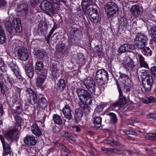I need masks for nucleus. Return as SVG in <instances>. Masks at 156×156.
I'll return each instance as SVG.
<instances>
[{
    "label": "nucleus",
    "mask_w": 156,
    "mask_h": 156,
    "mask_svg": "<svg viewBox=\"0 0 156 156\" xmlns=\"http://www.w3.org/2000/svg\"><path fill=\"white\" fill-rule=\"evenodd\" d=\"M144 76L145 77L142 79V86L144 89L143 92L147 94L151 92L153 83V76L148 72H144Z\"/></svg>",
    "instance_id": "f257e3e1"
},
{
    "label": "nucleus",
    "mask_w": 156,
    "mask_h": 156,
    "mask_svg": "<svg viewBox=\"0 0 156 156\" xmlns=\"http://www.w3.org/2000/svg\"><path fill=\"white\" fill-rule=\"evenodd\" d=\"M76 92L81 103L92 104L93 98L90 92L81 88H77Z\"/></svg>",
    "instance_id": "f03ea898"
},
{
    "label": "nucleus",
    "mask_w": 156,
    "mask_h": 156,
    "mask_svg": "<svg viewBox=\"0 0 156 156\" xmlns=\"http://www.w3.org/2000/svg\"><path fill=\"white\" fill-rule=\"evenodd\" d=\"M104 8L108 18L115 17L118 15L119 9L115 2H108L105 5Z\"/></svg>",
    "instance_id": "7ed1b4c3"
},
{
    "label": "nucleus",
    "mask_w": 156,
    "mask_h": 156,
    "mask_svg": "<svg viewBox=\"0 0 156 156\" xmlns=\"http://www.w3.org/2000/svg\"><path fill=\"white\" fill-rule=\"evenodd\" d=\"M108 74L104 69L98 70L96 73L95 79L99 86H102L106 83L108 80Z\"/></svg>",
    "instance_id": "20e7f679"
},
{
    "label": "nucleus",
    "mask_w": 156,
    "mask_h": 156,
    "mask_svg": "<svg viewBox=\"0 0 156 156\" xmlns=\"http://www.w3.org/2000/svg\"><path fill=\"white\" fill-rule=\"evenodd\" d=\"M42 10L45 11L48 14L51 15L55 14V10L58 9V6L54 5L51 2L47 1L44 0L41 3L40 5Z\"/></svg>",
    "instance_id": "39448f33"
},
{
    "label": "nucleus",
    "mask_w": 156,
    "mask_h": 156,
    "mask_svg": "<svg viewBox=\"0 0 156 156\" xmlns=\"http://www.w3.org/2000/svg\"><path fill=\"white\" fill-rule=\"evenodd\" d=\"M135 44L139 49H141L147 45L148 41V37L144 33H138L134 39Z\"/></svg>",
    "instance_id": "423d86ee"
},
{
    "label": "nucleus",
    "mask_w": 156,
    "mask_h": 156,
    "mask_svg": "<svg viewBox=\"0 0 156 156\" xmlns=\"http://www.w3.org/2000/svg\"><path fill=\"white\" fill-rule=\"evenodd\" d=\"M86 12L93 25L96 26L99 22V14L98 9L91 7L87 9Z\"/></svg>",
    "instance_id": "0eeeda50"
},
{
    "label": "nucleus",
    "mask_w": 156,
    "mask_h": 156,
    "mask_svg": "<svg viewBox=\"0 0 156 156\" xmlns=\"http://www.w3.org/2000/svg\"><path fill=\"white\" fill-rule=\"evenodd\" d=\"M83 83L86 88L91 93L98 95V94L96 93L95 91L96 84L93 78L90 76L87 77L84 79Z\"/></svg>",
    "instance_id": "6e6552de"
},
{
    "label": "nucleus",
    "mask_w": 156,
    "mask_h": 156,
    "mask_svg": "<svg viewBox=\"0 0 156 156\" xmlns=\"http://www.w3.org/2000/svg\"><path fill=\"white\" fill-rule=\"evenodd\" d=\"M58 77H54L52 79V80L55 82L54 88L59 92L66 91L67 85L66 80L60 78L56 82Z\"/></svg>",
    "instance_id": "1a4fd4ad"
},
{
    "label": "nucleus",
    "mask_w": 156,
    "mask_h": 156,
    "mask_svg": "<svg viewBox=\"0 0 156 156\" xmlns=\"http://www.w3.org/2000/svg\"><path fill=\"white\" fill-rule=\"evenodd\" d=\"M25 92L29 103L34 105L37 102L38 97H37V94L32 89L27 88L25 90Z\"/></svg>",
    "instance_id": "9d476101"
},
{
    "label": "nucleus",
    "mask_w": 156,
    "mask_h": 156,
    "mask_svg": "<svg viewBox=\"0 0 156 156\" xmlns=\"http://www.w3.org/2000/svg\"><path fill=\"white\" fill-rule=\"evenodd\" d=\"M34 69L35 73L37 74H47L48 70L44 68V66L43 62L37 61L35 63Z\"/></svg>",
    "instance_id": "9b49d317"
},
{
    "label": "nucleus",
    "mask_w": 156,
    "mask_h": 156,
    "mask_svg": "<svg viewBox=\"0 0 156 156\" xmlns=\"http://www.w3.org/2000/svg\"><path fill=\"white\" fill-rule=\"evenodd\" d=\"M24 69L26 73L29 78L31 79L34 76V70L33 65V62L28 61L25 64Z\"/></svg>",
    "instance_id": "f8f14e48"
},
{
    "label": "nucleus",
    "mask_w": 156,
    "mask_h": 156,
    "mask_svg": "<svg viewBox=\"0 0 156 156\" xmlns=\"http://www.w3.org/2000/svg\"><path fill=\"white\" fill-rule=\"evenodd\" d=\"M48 101L44 96H38L37 102L36 103L37 108L39 110H44L47 108Z\"/></svg>",
    "instance_id": "ddd939ff"
},
{
    "label": "nucleus",
    "mask_w": 156,
    "mask_h": 156,
    "mask_svg": "<svg viewBox=\"0 0 156 156\" xmlns=\"http://www.w3.org/2000/svg\"><path fill=\"white\" fill-rule=\"evenodd\" d=\"M71 47L70 45H69V43L67 41L64 43L60 45L57 48L58 50L61 53L63 57L67 56L68 53L69 51V49Z\"/></svg>",
    "instance_id": "4468645a"
},
{
    "label": "nucleus",
    "mask_w": 156,
    "mask_h": 156,
    "mask_svg": "<svg viewBox=\"0 0 156 156\" xmlns=\"http://www.w3.org/2000/svg\"><path fill=\"white\" fill-rule=\"evenodd\" d=\"M17 54L19 58L21 60L26 61L29 58V53L27 50L24 49L23 47H20L17 49Z\"/></svg>",
    "instance_id": "2eb2a0df"
},
{
    "label": "nucleus",
    "mask_w": 156,
    "mask_h": 156,
    "mask_svg": "<svg viewBox=\"0 0 156 156\" xmlns=\"http://www.w3.org/2000/svg\"><path fill=\"white\" fill-rule=\"evenodd\" d=\"M24 143L28 147H32L37 143V138L33 135H27L24 138Z\"/></svg>",
    "instance_id": "dca6fc26"
},
{
    "label": "nucleus",
    "mask_w": 156,
    "mask_h": 156,
    "mask_svg": "<svg viewBox=\"0 0 156 156\" xmlns=\"http://www.w3.org/2000/svg\"><path fill=\"white\" fill-rule=\"evenodd\" d=\"M53 143L55 145L59 148L61 151L66 153L65 154H71V150L64 144L61 142L60 139L56 140L54 141Z\"/></svg>",
    "instance_id": "f3484780"
},
{
    "label": "nucleus",
    "mask_w": 156,
    "mask_h": 156,
    "mask_svg": "<svg viewBox=\"0 0 156 156\" xmlns=\"http://www.w3.org/2000/svg\"><path fill=\"white\" fill-rule=\"evenodd\" d=\"M83 116V110L80 108H76L74 111L73 118H72L73 121L74 123L78 124L81 120Z\"/></svg>",
    "instance_id": "a211bd4d"
},
{
    "label": "nucleus",
    "mask_w": 156,
    "mask_h": 156,
    "mask_svg": "<svg viewBox=\"0 0 156 156\" xmlns=\"http://www.w3.org/2000/svg\"><path fill=\"white\" fill-rule=\"evenodd\" d=\"M135 49V46L133 44L125 43L121 45L119 49V53H122L126 52H132Z\"/></svg>",
    "instance_id": "6ab92c4d"
},
{
    "label": "nucleus",
    "mask_w": 156,
    "mask_h": 156,
    "mask_svg": "<svg viewBox=\"0 0 156 156\" xmlns=\"http://www.w3.org/2000/svg\"><path fill=\"white\" fill-rule=\"evenodd\" d=\"M20 131L18 130L17 129H16L12 127V128L9 129L4 134V137L6 139L12 141L15 139L16 136L14 135V133Z\"/></svg>",
    "instance_id": "aec40b11"
},
{
    "label": "nucleus",
    "mask_w": 156,
    "mask_h": 156,
    "mask_svg": "<svg viewBox=\"0 0 156 156\" xmlns=\"http://www.w3.org/2000/svg\"><path fill=\"white\" fill-rule=\"evenodd\" d=\"M117 87L119 94V101H118L119 104V107L122 108L126 103V97L125 95L123 94L121 87L119 85L118 82H117Z\"/></svg>",
    "instance_id": "412c9836"
},
{
    "label": "nucleus",
    "mask_w": 156,
    "mask_h": 156,
    "mask_svg": "<svg viewBox=\"0 0 156 156\" xmlns=\"http://www.w3.org/2000/svg\"><path fill=\"white\" fill-rule=\"evenodd\" d=\"M134 62L129 56H126L125 62L123 64V67L126 70L131 71L135 66Z\"/></svg>",
    "instance_id": "4be33fe9"
},
{
    "label": "nucleus",
    "mask_w": 156,
    "mask_h": 156,
    "mask_svg": "<svg viewBox=\"0 0 156 156\" xmlns=\"http://www.w3.org/2000/svg\"><path fill=\"white\" fill-rule=\"evenodd\" d=\"M147 25L149 34L154 41L156 43V26L151 23H147Z\"/></svg>",
    "instance_id": "5701e85b"
},
{
    "label": "nucleus",
    "mask_w": 156,
    "mask_h": 156,
    "mask_svg": "<svg viewBox=\"0 0 156 156\" xmlns=\"http://www.w3.org/2000/svg\"><path fill=\"white\" fill-rule=\"evenodd\" d=\"M129 20L128 18L124 17H120L118 19L119 27L122 30L125 31L129 27Z\"/></svg>",
    "instance_id": "b1692460"
},
{
    "label": "nucleus",
    "mask_w": 156,
    "mask_h": 156,
    "mask_svg": "<svg viewBox=\"0 0 156 156\" xmlns=\"http://www.w3.org/2000/svg\"><path fill=\"white\" fill-rule=\"evenodd\" d=\"M117 82L120 86L121 87V89L122 91H124V93L126 94L127 95V97L128 99H129V94H130V92L132 88V85L129 82H127L126 83H124L121 84V83L119 84L118 81L116 80V83L117 85Z\"/></svg>",
    "instance_id": "393cba45"
},
{
    "label": "nucleus",
    "mask_w": 156,
    "mask_h": 156,
    "mask_svg": "<svg viewBox=\"0 0 156 156\" xmlns=\"http://www.w3.org/2000/svg\"><path fill=\"white\" fill-rule=\"evenodd\" d=\"M62 112L65 118L68 120H70L72 118V110L70 106L66 104L62 110Z\"/></svg>",
    "instance_id": "a878e982"
},
{
    "label": "nucleus",
    "mask_w": 156,
    "mask_h": 156,
    "mask_svg": "<svg viewBox=\"0 0 156 156\" xmlns=\"http://www.w3.org/2000/svg\"><path fill=\"white\" fill-rule=\"evenodd\" d=\"M13 19L12 21L8 20L5 22V26L7 31L10 34H12L14 30L15 22H13Z\"/></svg>",
    "instance_id": "bb28decb"
},
{
    "label": "nucleus",
    "mask_w": 156,
    "mask_h": 156,
    "mask_svg": "<svg viewBox=\"0 0 156 156\" xmlns=\"http://www.w3.org/2000/svg\"><path fill=\"white\" fill-rule=\"evenodd\" d=\"M38 77L36 80V86L39 87H42L43 84L45 81L47 74H37Z\"/></svg>",
    "instance_id": "cd10ccee"
},
{
    "label": "nucleus",
    "mask_w": 156,
    "mask_h": 156,
    "mask_svg": "<svg viewBox=\"0 0 156 156\" xmlns=\"http://www.w3.org/2000/svg\"><path fill=\"white\" fill-rule=\"evenodd\" d=\"M8 66L10 67L13 73L14 74L16 77L17 76L21 73L20 70L17 66L15 63L12 62L8 64Z\"/></svg>",
    "instance_id": "c85d7f7f"
},
{
    "label": "nucleus",
    "mask_w": 156,
    "mask_h": 156,
    "mask_svg": "<svg viewBox=\"0 0 156 156\" xmlns=\"http://www.w3.org/2000/svg\"><path fill=\"white\" fill-rule=\"evenodd\" d=\"M13 22H15V26H14V30L18 34L20 33L22 30L21 21L20 19L18 18H14Z\"/></svg>",
    "instance_id": "c756f323"
},
{
    "label": "nucleus",
    "mask_w": 156,
    "mask_h": 156,
    "mask_svg": "<svg viewBox=\"0 0 156 156\" xmlns=\"http://www.w3.org/2000/svg\"><path fill=\"white\" fill-rule=\"evenodd\" d=\"M31 129L32 133L36 136H39L41 135V130L36 123H34L33 124Z\"/></svg>",
    "instance_id": "7c9ffc66"
},
{
    "label": "nucleus",
    "mask_w": 156,
    "mask_h": 156,
    "mask_svg": "<svg viewBox=\"0 0 156 156\" xmlns=\"http://www.w3.org/2000/svg\"><path fill=\"white\" fill-rule=\"evenodd\" d=\"M131 12L132 14L135 16L140 17L141 13L140 9V8L137 5H133L131 9Z\"/></svg>",
    "instance_id": "2f4dec72"
},
{
    "label": "nucleus",
    "mask_w": 156,
    "mask_h": 156,
    "mask_svg": "<svg viewBox=\"0 0 156 156\" xmlns=\"http://www.w3.org/2000/svg\"><path fill=\"white\" fill-rule=\"evenodd\" d=\"M119 78L121 84L123 83H126V82L130 81V79L128 76L125 74L122 73L121 72H119Z\"/></svg>",
    "instance_id": "473e14b6"
},
{
    "label": "nucleus",
    "mask_w": 156,
    "mask_h": 156,
    "mask_svg": "<svg viewBox=\"0 0 156 156\" xmlns=\"http://www.w3.org/2000/svg\"><path fill=\"white\" fill-rule=\"evenodd\" d=\"M94 127L100 128L101 126L102 118L100 116H95L92 119Z\"/></svg>",
    "instance_id": "72a5a7b5"
},
{
    "label": "nucleus",
    "mask_w": 156,
    "mask_h": 156,
    "mask_svg": "<svg viewBox=\"0 0 156 156\" xmlns=\"http://www.w3.org/2000/svg\"><path fill=\"white\" fill-rule=\"evenodd\" d=\"M109 105L108 102H101L97 105L94 110V112L98 113L102 112L105 108Z\"/></svg>",
    "instance_id": "f704fd0d"
},
{
    "label": "nucleus",
    "mask_w": 156,
    "mask_h": 156,
    "mask_svg": "<svg viewBox=\"0 0 156 156\" xmlns=\"http://www.w3.org/2000/svg\"><path fill=\"white\" fill-rule=\"evenodd\" d=\"M2 74L0 73V87L2 94H4L6 93L9 88L5 85L3 80L2 79Z\"/></svg>",
    "instance_id": "c9c22d12"
},
{
    "label": "nucleus",
    "mask_w": 156,
    "mask_h": 156,
    "mask_svg": "<svg viewBox=\"0 0 156 156\" xmlns=\"http://www.w3.org/2000/svg\"><path fill=\"white\" fill-rule=\"evenodd\" d=\"M110 117L109 122L113 125H115L118 122V119L116 115L113 112H109L107 114Z\"/></svg>",
    "instance_id": "e433bc0d"
},
{
    "label": "nucleus",
    "mask_w": 156,
    "mask_h": 156,
    "mask_svg": "<svg viewBox=\"0 0 156 156\" xmlns=\"http://www.w3.org/2000/svg\"><path fill=\"white\" fill-rule=\"evenodd\" d=\"M52 118L55 124L59 126L62 124L63 120L60 115L57 114H54L53 115Z\"/></svg>",
    "instance_id": "4c0bfd02"
},
{
    "label": "nucleus",
    "mask_w": 156,
    "mask_h": 156,
    "mask_svg": "<svg viewBox=\"0 0 156 156\" xmlns=\"http://www.w3.org/2000/svg\"><path fill=\"white\" fill-rule=\"evenodd\" d=\"M81 34V31L79 29L72 28L70 30V37H78Z\"/></svg>",
    "instance_id": "58836bf2"
},
{
    "label": "nucleus",
    "mask_w": 156,
    "mask_h": 156,
    "mask_svg": "<svg viewBox=\"0 0 156 156\" xmlns=\"http://www.w3.org/2000/svg\"><path fill=\"white\" fill-rule=\"evenodd\" d=\"M34 55L37 59H43L45 54V51L43 49L35 50L34 51Z\"/></svg>",
    "instance_id": "ea45409f"
},
{
    "label": "nucleus",
    "mask_w": 156,
    "mask_h": 156,
    "mask_svg": "<svg viewBox=\"0 0 156 156\" xmlns=\"http://www.w3.org/2000/svg\"><path fill=\"white\" fill-rule=\"evenodd\" d=\"M91 104L89 103H82L80 104V106L81 108L83 110V112L88 114L90 112L91 108L89 106V105Z\"/></svg>",
    "instance_id": "a19ab883"
},
{
    "label": "nucleus",
    "mask_w": 156,
    "mask_h": 156,
    "mask_svg": "<svg viewBox=\"0 0 156 156\" xmlns=\"http://www.w3.org/2000/svg\"><path fill=\"white\" fill-rule=\"evenodd\" d=\"M14 119L16 120V125L13 127L16 128V129H17L18 130L20 131L21 129L22 122L23 120L19 116L15 118Z\"/></svg>",
    "instance_id": "79ce46f5"
},
{
    "label": "nucleus",
    "mask_w": 156,
    "mask_h": 156,
    "mask_svg": "<svg viewBox=\"0 0 156 156\" xmlns=\"http://www.w3.org/2000/svg\"><path fill=\"white\" fill-rule=\"evenodd\" d=\"M19 9L21 13L25 15L27 13L29 10L28 5L24 3L20 4Z\"/></svg>",
    "instance_id": "37998d69"
},
{
    "label": "nucleus",
    "mask_w": 156,
    "mask_h": 156,
    "mask_svg": "<svg viewBox=\"0 0 156 156\" xmlns=\"http://www.w3.org/2000/svg\"><path fill=\"white\" fill-rule=\"evenodd\" d=\"M141 49L142 53L145 56H151L152 55V51L149 47L144 46Z\"/></svg>",
    "instance_id": "c03bdc74"
},
{
    "label": "nucleus",
    "mask_w": 156,
    "mask_h": 156,
    "mask_svg": "<svg viewBox=\"0 0 156 156\" xmlns=\"http://www.w3.org/2000/svg\"><path fill=\"white\" fill-rule=\"evenodd\" d=\"M3 151L5 155H7L11 153L10 145L6 142L2 144Z\"/></svg>",
    "instance_id": "a18cd8bd"
},
{
    "label": "nucleus",
    "mask_w": 156,
    "mask_h": 156,
    "mask_svg": "<svg viewBox=\"0 0 156 156\" xmlns=\"http://www.w3.org/2000/svg\"><path fill=\"white\" fill-rule=\"evenodd\" d=\"M12 106L15 107V109L18 112H19L20 113L22 114L23 111V106L20 102H18L17 101H15Z\"/></svg>",
    "instance_id": "49530a36"
},
{
    "label": "nucleus",
    "mask_w": 156,
    "mask_h": 156,
    "mask_svg": "<svg viewBox=\"0 0 156 156\" xmlns=\"http://www.w3.org/2000/svg\"><path fill=\"white\" fill-rule=\"evenodd\" d=\"M70 37V40L69 41H68V42L69 43V45H70L71 46L72 45L76 46L79 45L80 44V42L78 37Z\"/></svg>",
    "instance_id": "de8ad7c7"
},
{
    "label": "nucleus",
    "mask_w": 156,
    "mask_h": 156,
    "mask_svg": "<svg viewBox=\"0 0 156 156\" xmlns=\"http://www.w3.org/2000/svg\"><path fill=\"white\" fill-rule=\"evenodd\" d=\"M6 37L2 27L0 26V44H3L6 41Z\"/></svg>",
    "instance_id": "09e8293b"
},
{
    "label": "nucleus",
    "mask_w": 156,
    "mask_h": 156,
    "mask_svg": "<svg viewBox=\"0 0 156 156\" xmlns=\"http://www.w3.org/2000/svg\"><path fill=\"white\" fill-rule=\"evenodd\" d=\"M77 61L79 64L83 65L84 64V57L82 53H79L77 55Z\"/></svg>",
    "instance_id": "8fccbe9b"
},
{
    "label": "nucleus",
    "mask_w": 156,
    "mask_h": 156,
    "mask_svg": "<svg viewBox=\"0 0 156 156\" xmlns=\"http://www.w3.org/2000/svg\"><path fill=\"white\" fill-rule=\"evenodd\" d=\"M142 101L144 103L146 104L154 102L155 101V99L152 96L144 97L143 98Z\"/></svg>",
    "instance_id": "3c124183"
},
{
    "label": "nucleus",
    "mask_w": 156,
    "mask_h": 156,
    "mask_svg": "<svg viewBox=\"0 0 156 156\" xmlns=\"http://www.w3.org/2000/svg\"><path fill=\"white\" fill-rule=\"evenodd\" d=\"M93 3L92 0H82L81 4L83 8H87Z\"/></svg>",
    "instance_id": "603ef678"
},
{
    "label": "nucleus",
    "mask_w": 156,
    "mask_h": 156,
    "mask_svg": "<svg viewBox=\"0 0 156 156\" xmlns=\"http://www.w3.org/2000/svg\"><path fill=\"white\" fill-rule=\"evenodd\" d=\"M57 66L56 65H53L50 67V70L51 72L52 78L54 77H57V74H58Z\"/></svg>",
    "instance_id": "864d4df0"
},
{
    "label": "nucleus",
    "mask_w": 156,
    "mask_h": 156,
    "mask_svg": "<svg viewBox=\"0 0 156 156\" xmlns=\"http://www.w3.org/2000/svg\"><path fill=\"white\" fill-rule=\"evenodd\" d=\"M0 69L3 73L6 72L7 67L2 59H0Z\"/></svg>",
    "instance_id": "5fc2aeb1"
},
{
    "label": "nucleus",
    "mask_w": 156,
    "mask_h": 156,
    "mask_svg": "<svg viewBox=\"0 0 156 156\" xmlns=\"http://www.w3.org/2000/svg\"><path fill=\"white\" fill-rule=\"evenodd\" d=\"M20 115L21 114L19 112H18V111L13 108L11 109L10 112L9 114V116H11V118H12V115L14 118Z\"/></svg>",
    "instance_id": "6e6d98bb"
},
{
    "label": "nucleus",
    "mask_w": 156,
    "mask_h": 156,
    "mask_svg": "<svg viewBox=\"0 0 156 156\" xmlns=\"http://www.w3.org/2000/svg\"><path fill=\"white\" fill-rule=\"evenodd\" d=\"M102 151L108 154L113 153L114 148H105L104 147L101 148V149Z\"/></svg>",
    "instance_id": "4d7b16f0"
},
{
    "label": "nucleus",
    "mask_w": 156,
    "mask_h": 156,
    "mask_svg": "<svg viewBox=\"0 0 156 156\" xmlns=\"http://www.w3.org/2000/svg\"><path fill=\"white\" fill-rule=\"evenodd\" d=\"M94 50L96 52V53L99 56H101L103 54V51L99 44L96 46L94 48Z\"/></svg>",
    "instance_id": "13d9d810"
},
{
    "label": "nucleus",
    "mask_w": 156,
    "mask_h": 156,
    "mask_svg": "<svg viewBox=\"0 0 156 156\" xmlns=\"http://www.w3.org/2000/svg\"><path fill=\"white\" fill-rule=\"evenodd\" d=\"M117 106L119 107V104L118 101L115 102L113 103L110 105V106L108 108V109L109 111H112Z\"/></svg>",
    "instance_id": "bf43d9fd"
},
{
    "label": "nucleus",
    "mask_w": 156,
    "mask_h": 156,
    "mask_svg": "<svg viewBox=\"0 0 156 156\" xmlns=\"http://www.w3.org/2000/svg\"><path fill=\"white\" fill-rule=\"evenodd\" d=\"M16 77L18 82L23 84L25 83L26 81V79L22 76L21 73L19 75V76H17Z\"/></svg>",
    "instance_id": "052dcab7"
},
{
    "label": "nucleus",
    "mask_w": 156,
    "mask_h": 156,
    "mask_svg": "<svg viewBox=\"0 0 156 156\" xmlns=\"http://www.w3.org/2000/svg\"><path fill=\"white\" fill-rule=\"evenodd\" d=\"M60 1L64 3L66 2V0H51V2L54 4V5H57L58 6V8H59V5H60Z\"/></svg>",
    "instance_id": "680f3d73"
},
{
    "label": "nucleus",
    "mask_w": 156,
    "mask_h": 156,
    "mask_svg": "<svg viewBox=\"0 0 156 156\" xmlns=\"http://www.w3.org/2000/svg\"><path fill=\"white\" fill-rule=\"evenodd\" d=\"M6 80L11 85H12L15 83V80L13 78L11 77L10 76L7 75V76L6 77Z\"/></svg>",
    "instance_id": "e2e57ef3"
},
{
    "label": "nucleus",
    "mask_w": 156,
    "mask_h": 156,
    "mask_svg": "<svg viewBox=\"0 0 156 156\" xmlns=\"http://www.w3.org/2000/svg\"><path fill=\"white\" fill-rule=\"evenodd\" d=\"M124 133L127 135H136L137 134V133L135 131H130L127 129L124 130Z\"/></svg>",
    "instance_id": "0e129e2a"
},
{
    "label": "nucleus",
    "mask_w": 156,
    "mask_h": 156,
    "mask_svg": "<svg viewBox=\"0 0 156 156\" xmlns=\"http://www.w3.org/2000/svg\"><path fill=\"white\" fill-rule=\"evenodd\" d=\"M61 134L63 137H65L67 140L69 137V136L70 135L68 132L63 130L61 131Z\"/></svg>",
    "instance_id": "69168bd1"
},
{
    "label": "nucleus",
    "mask_w": 156,
    "mask_h": 156,
    "mask_svg": "<svg viewBox=\"0 0 156 156\" xmlns=\"http://www.w3.org/2000/svg\"><path fill=\"white\" fill-rule=\"evenodd\" d=\"M39 0H30V5L32 7H35L37 5Z\"/></svg>",
    "instance_id": "338daca9"
},
{
    "label": "nucleus",
    "mask_w": 156,
    "mask_h": 156,
    "mask_svg": "<svg viewBox=\"0 0 156 156\" xmlns=\"http://www.w3.org/2000/svg\"><path fill=\"white\" fill-rule=\"evenodd\" d=\"M140 66L141 67H144L145 68L149 69V68L147 62L144 61L140 64Z\"/></svg>",
    "instance_id": "774afa93"
}]
</instances>
